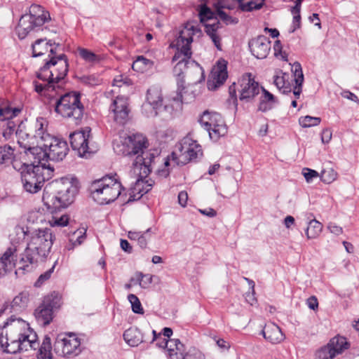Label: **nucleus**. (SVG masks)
Listing matches in <instances>:
<instances>
[{
	"label": "nucleus",
	"instance_id": "1",
	"mask_svg": "<svg viewBox=\"0 0 359 359\" xmlns=\"http://www.w3.org/2000/svg\"><path fill=\"white\" fill-rule=\"evenodd\" d=\"M28 324L20 318L11 316L0 327V347L7 353L15 354L29 348L38 350L37 359H54L52 353L51 340L45 336L41 344L37 341L36 332L26 328Z\"/></svg>",
	"mask_w": 359,
	"mask_h": 359
},
{
	"label": "nucleus",
	"instance_id": "2",
	"mask_svg": "<svg viewBox=\"0 0 359 359\" xmlns=\"http://www.w3.org/2000/svg\"><path fill=\"white\" fill-rule=\"evenodd\" d=\"M147 140L144 136L135 134L128 137V149L123 150L122 154L125 156H137L133 165L134 172L139 170V177L134 186L130 189L128 202L140 199L143 195L151 189L154 182L145 178L151 172V163L155 158L154 154L144 150L147 148Z\"/></svg>",
	"mask_w": 359,
	"mask_h": 359
},
{
	"label": "nucleus",
	"instance_id": "3",
	"mask_svg": "<svg viewBox=\"0 0 359 359\" xmlns=\"http://www.w3.org/2000/svg\"><path fill=\"white\" fill-rule=\"evenodd\" d=\"M55 236L50 229L34 230L31 233L27 248L18 262L15 274L32 271L40 261H43L50 252Z\"/></svg>",
	"mask_w": 359,
	"mask_h": 359
},
{
	"label": "nucleus",
	"instance_id": "4",
	"mask_svg": "<svg viewBox=\"0 0 359 359\" xmlns=\"http://www.w3.org/2000/svg\"><path fill=\"white\" fill-rule=\"evenodd\" d=\"M69 70L67 55L53 57L45 62L36 73V77L47 83L43 84L33 81L34 90L41 95L48 97L50 101H53L56 97L55 93L61 90L62 81L66 77Z\"/></svg>",
	"mask_w": 359,
	"mask_h": 359
},
{
	"label": "nucleus",
	"instance_id": "5",
	"mask_svg": "<svg viewBox=\"0 0 359 359\" xmlns=\"http://www.w3.org/2000/svg\"><path fill=\"white\" fill-rule=\"evenodd\" d=\"M201 33V29L197 25L187 22L184 27L179 32L175 40V52L172 61L177 62L174 67V74L177 76L187 74L189 69L193 68L199 70V65L193 60H191L192 52L191 44L193 41V36Z\"/></svg>",
	"mask_w": 359,
	"mask_h": 359
},
{
	"label": "nucleus",
	"instance_id": "6",
	"mask_svg": "<svg viewBox=\"0 0 359 359\" xmlns=\"http://www.w3.org/2000/svg\"><path fill=\"white\" fill-rule=\"evenodd\" d=\"M78 191L76 184L68 180H62L45 187L42 200L47 209L53 212L72 203Z\"/></svg>",
	"mask_w": 359,
	"mask_h": 359
},
{
	"label": "nucleus",
	"instance_id": "7",
	"mask_svg": "<svg viewBox=\"0 0 359 359\" xmlns=\"http://www.w3.org/2000/svg\"><path fill=\"white\" fill-rule=\"evenodd\" d=\"M53 104L55 111L63 118L71 119L78 124L82 119L84 113L83 104L81 102L80 93L72 91L62 93L60 90L55 93Z\"/></svg>",
	"mask_w": 359,
	"mask_h": 359
},
{
	"label": "nucleus",
	"instance_id": "8",
	"mask_svg": "<svg viewBox=\"0 0 359 359\" xmlns=\"http://www.w3.org/2000/svg\"><path fill=\"white\" fill-rule=\"evenodd\" d=\"M54 168L50 164L46 165L39 161L37 165H25L21 172V180L25 190L31 194H35L41 189L46 180L53 176Z\"/></svg>",
	"mask_w": 359,
	"mask_h": 359
},
{
	"label": "nucleus",
	"instance_id": "9",
	"mask_svg": "<svg viewBox=\"0 0 359 359\" xmlns=\"http://www.w3.org/2000/svg\"><path fill=\"white\" fill-rule=\"evenodd\" d=\"M89 190L92 198L97 203L109 204L121 194V184L114 177L107 175L93 181Z\"/></svg>",
	"mask_w": 359,
	"mask_h": 359
},
{
	"label": "nucleus",
	"instance_id": "10",
	"mask_svg": "<svg viewBox=\"0 0 359 359\" xmlns=\"http://www.w3.org/2000/svg\"><path fill=\"white\" fill-rule=\"evenodd\" d=\"M50 20V13L37 4H32L29 13L22 15L15 28L20 39H25L32 31H37L46 22Z\"/></svg>",
	"mask_w": 359,
	"mask_h": 359
},
{
	"label": "nucleus",
	"instance_id": "11",
	"mask_svg": "<svg viewBox=\"0 0 359 359\" xmlns=\"http://www.w3.org/2000/svg\"><path fill=\"white\" fill-rule=\"evenodd\" d=\"M161 89L158 86H151L147 90L146 101L142 106V111L147 117H155L162 112L171 114L173 107L163 104Z\"/></svg>",
	"mask_w": 359,
	"mask_h": 359
},
{
	"label": "nucleus",
	"instance_id": "12",
	"mask_svg": "<svg viewBox=\"0 0 359 359\" xmlns=\"http://www.w3.org/2000/svg\"><path fill=\"white\" fill-rule=\"evenodd\" d=\"M90 131L89 127L76 130L69 135L70 144L72 149L76 151L80 157L88 158L97 151V147L90 143Z\"/></svg>",
	"mask_w": 359,
	"mask_h": 359
},
{
	"label": "nucleus",
	"instance_id": "13",
	"mask_svg": "<svg viewBox=\"0 0 359 359\" xmlns=\"http://www.w3.org/2000/svg\"><path fill=\"white\" fill-rule=\"evenodd\" d=\"M199 18L201 22L204 23L207 35L211 39L217 49L222 50L221 37L217 34L222 25L217 17V13H214L209 7L203 5L199 11Z\"/></svg>",
	"mask_w": 359,
	"mask_h": 359
},
{
	"label": "nucleus",
	"instance_id": "14",
	"mask_svg": "<svg viewBox=\"0 0 359 359\" xmlns=\"http://www.w3.org/2000/svg\"><path fill=\"white\" fill-rule=\"evenodd\" d=\"M200 123L208 132L210 138L213 141H217L227 133V127L219 113L204 111L200 118Z\"/></svg>",
	"mask_w": 359,
	"mask_h": 359
},
{
	"label": "nucleus",
	"instance_id": "15",
	"mask_svg": "<svg viewBox=\"0 0 359 359\" xmlns=\"http://www.w3.org/2000/svg\"><path fill=\"white\" fill-rule=\"evenodd\" d=\"M39 148L43 151V157L54 161H62L69 151L66 141L51 135L46 136L45 142L39 143Z\"/></svg>",
	"mask_w": 359,
	"mask_h": 359
},
{
	"label": "nucleus",
	"instance_id": "16",
	"mask_svg": "<svg viewBox=\"0 0 359 359\" xmlns=\"http://www.w3.org/2000/svg\"><path fill=\"white\" fill-rule=\"evenodd\" d=\"M81 342L78 337L73 333H69L65 337L60 334L57 337L54 343L55 353L62 357L73 358L81 352Z\"/></svg>",
	"mask_w": 359,
	"mask_h": 359
},
{
	"label": "nucleus",
	"instance_id": "17",
	"mask_svg": "<svg viewBox=\"0 0 359 359\" xmlns=\"http://www.w3.org/2000/svg\"><path fill=\"white\" fill-rule=\"evenodd\" d=\"M177 148L180 152V159L177 162L178 165H185L203 155L201 146L188 136L181 140L177 145Z\"/></svg>",
	"mask_w": 359,
	"mask_h": 359
},
{
	"label": "nucleus",
	"instance_id": "18",
	"mask_svg": "<svg viewBox=\"0 0 359 359\" xmlns=\"http://www.w3.org/2000/svg\"><path fill=\"white\" fill-rule=\"evenodd\" d=\"M61 45L52 40L46 39H39L35 41L32 44L33 57H39L48 53V60L53 57H59L65 55L64 53L58 54V50ZM48 60H46V62Z\"/></svg>",
	"mask_w": 359,
	"mask_h": 359
},
{
	"label": "nucleus",
	"instance_id": "19",
	"mask_svg": "<svg viewBox=\"0 0 359 359\" xmlns=\"http://www.w3.org/2000/svg\"><path fill=\"white\" fill-rule=\"evenodd\" d=\"M113 120L118 125H124L128 120L130 109L128 99L123 96L116 97L109 107Z\"/></svg>",
	"mask_w": 359,
	"mask_h": 359
},
{
	"label": "nucleus",
	"instance_id": "20",
	"mask_svg": "<svg viewBox=\"0 0 359 359\" xmlns=\"http://www.w3.org/2000/svg\"><path fill=\"white\" fill-rule=\"evenodd\" d=\"M240 100L250 102L256 95L259 94L261 88L259 83L248 74L244 76L240 83Z\"/></svg>",
	"mask_w": 359,
	"mask_h": 359
},
{
	"label": "nucleus",
	"instance_id": "21",
	"mask_svg": "<svg viewBox=\"0 0 359 359\" xmlns=\"http://www.w3.org/2000/svg\"><path fill=\"white\" fill-rule=\"evenodd\" d=\"M248 45L250 52L257 59L266 58L271 50V41L263 35L251 39Z\"/></svg>",
	"mask_w": 359,
	"mask_h": 359
},
{
	"label": "nucleus",
	"instance_id": "22",
	"mask_svg": "<svg viewBox=\"0 0 359 359\" xmlns=\"http://www.w3.org/2000/svg\"><path fill=\"white\" fill-rule=\"evenodd\" d=\"M17 251L16 246H11L0 257V278L5 276L15 266Z\"/></svg>",
	"mask_w": 359,
	"mask_h": 359
},
{
	"label": "nucleus",
	"instance_id": "23",
	"mask_svg": "<svg viewBox=\"0 0 359 359\" xmlns=\"http://www.w3.org/2000/svg\"><path fill=\"white\" fill-rule=\"evenodd\" d=\"M226 0H215L212 3V6L215 8L217 11V17L219 20L222 21L225 25H236L238 22L237 18L232 17L222 11L223 8L233 9L230 5L226 4Z\"/></svg>",
	"mask_w": 359,
	"mask_h": 359
},
{
	"label": "nucleus",
	"instance_id": "24",
	"mask_svg": "<svg viewBox=\"0 0 359 359\" xmlns=\"http://www.w3.org/2000/svg\"><path fill=\"white\" fill-rule=\"evenodd\" d=\"M262 334L265 339L271 344H278L281 342L284 336L280 328L275 323H269L265 325Z\"/></svg>",
	"mask_w": 359,
	"mask_h": 359
},
{
	"label": "nucleus",
	"instance_id": "25",
	"mask_svg": "<svg viewBox=\"0 0 359 359\" xmlns=\"http://www.w3.org/2000/svg\"><path fill=\"white\" fill-rule=\"evenodd\" d=\"M170 359H186L184 347L178 339H168L164 342Z\"/></svg>",
	"mask_w": 359,
	"mask_h": 359
},
{
	"label": "nucleus",
	"instance_id": "26",
	"mask_svg": "<svg viewBox=\"0 0 359 359\" xmlns=\"http://www.w3.org/2000/svg\"><path fill=\"white\" fill-rule=\"evenodd\" d=\"M211 77L213 83L215 82L218 86L222 85L228 77L226 70V62L224 60L217 61L216 66L211 72Z\"/></svg>",
	"mask_w": 359,
	"mask_h": 359
},
{
	"label": "nucleus",
	"instance_id": "27",
	"mask_svg": "<svg viewBox=\"0 0 359 359\" xmlns=\"http://www.w3.org/2000/svg\"><path fill=\"white\" fill-rule=\"evenodd\" d=\"M261 89L262 90V95L259 99L258 110L266 112L272 109L278 102L276 97L270 92L262 87Z\"/></svg>",
	"mask_w": 359,
	"mask_h": 359
},
{
	"label": "nucleus",
	"instance_id": "28",
	"mask_svg": "<svg viewBox=\"0 0 359 359\" xmlns=\"http://www.w3.org/2000/svg\"><path fill=\"white\" fill-rule=\"evenodd\" d=\"M123 339L130 346H137L140 344L146 341L143 334L135 327L126 330L123 333Z\"/></svg>",
	"mask_w": 359,
	"mask_h": 359
},
{
	"label": "nucleus",
	"instance_id": "29",
	"mask_svg": "<svg viewBox=\"0 0 359 359\" xmlns=\"http://www.w3.org/2000/svg\"><path fill=\"white\" fill-rule=\"evenodd\" d=\"M27 302L28 297L27 294L22 292L20 293L13 298V301L10 304H5L4 305V309L1 310V312H4L8 309H10L11 312H20L27 306Z\"/></svg>",
	"mask_w": 359,
	"mask_h": 359
},
{
	"label": "nucleus",
	"instance_id": "30",
	"mask_svg": "<svg viewBox=\"0 0 359 359\" xmlns=\"http://www.w3.org/2000/svg\"><path fill=\"white\" fill-rule=\"evenodd\" d=\"M34 316L39 324L46 326L50 323L53 318V312L42 303L35 309Z\"/></svg>",
	"mask_w": 359,
	"mask_h": 359
},
{
	"label": "nucleus",
	"instance_id": "31",
	"mask_svg": "<svg viewBox=\"0 0 359 359\" xmlns=\"http://www.w3.org/2000/svg\"><path fill=\"white\" fill-rule=\"evenodd\" d=\"M294 72L295 86L293 88V94L296 98H299L302 91V84L304 82V74L302 66L299 62H295L292 66Z\"/></svg>",
	"mask_w": 359,
	"mask_h": 359
},
{
	"label": "nucleus",
	"instance_id": "32",
	"mask_svg": "<svg viewBox=\"0 0 359 359\" xmlns=\"http://www.w3.org/2000/svg\"><path fill=\"white\" fill-rule=\"evenodd\" d=\"M328 343L330 344L332 349H333V352L335 356L342 353L350 346V344L347 341L346 339L339 335L332 338Z\"/></svg>",
	"mask_w": 359,
	"mask_h": 359
},
{
	"label": "nucleus",
	"instance_id": "33",
	"mask_svg": "<svg viewBox=\"0 0 359 359\" xmlns=\"http://www.w3.org/2000/svg\"><path fill=\"white\" fill-rule=\"evenodd\" d=\"M48 125L47 121L43 117H38L34 123L35 133L33 136L35 138H39L41 140L40 143L46 142V136L50 135L46 133V127Z\"/></svg>",
	"mask_w": 359,
	"mask_h": 359
},
{
	"label": "nucleus",
	"instance_id": "34",
	"mask_svg": "<svg viewBox=\"0 0 359 359\" xmlns=\"http://www.w3.org/2000/svg\"><path fill=\"white\" fill-rule=\"evenodd\" d=\"M281 74V76L276 75L273 76V83L282 93H290L292 91V86L288 81L289 75L285 73Z\"/></svg>",
	"mask_w": 359,
	"mask_h": 359
},
{
	"label": "nucleus",
	"instance_id": "35",
	"mask_svg": "<svg viewBox=\"0 0 359 359\" xmlns=\"http://www.w3.org/2000/svg\"><path fill=\"white\" fill-rule=\"evenodd\" d=\"M154 64L152 60L140 55L133 62L132 67L136 72H144L151 69L154 67Z\"/></svg>",
	"mask_w": 359,
	"mask_h": 359
},
{
	"label": "nucleus",
	"instance_id": "36",
	"mask_svg": "<svg viewBox=\"0 0 359 359\" xmlns=\"http://www.w3.org/2000/svg\"><path fill=\"white\" fill-rule=\"evenodd\" d=\"M195 95L193 93H189L188 90H187L184 87L180 88V86L178 87L176 95L172 97V100L175 102L177 104H180L182 103H189L194 100Z\"/></svg>",
	"mask_w": 359,
	"mask_h": 359
},
{
	"label": "nucleus",
	"instance_id": "37",
	"mask_svg": "<svg viewBox=\"0 0 359 359\" xmlns=\"http://www.w3.org/2000/svg\"><path fill=\"white\" fill-rule=\"evenodd\" d=\"M323 229V224L313 219L309 222L308 226L306 229V235L308 239L317 238Z\"/></svg>",
	"mask_w": 359,
	"mask_h": 359
},
{
	"label": "nucleus",
	"instance_id": "38",
	"mask_svg": "<svg viewBox=\"0 0 359 359\" xmlns=\"http://www.w3.org/2000/svg\"><path fill=\"white\" fill-rule=\"evenodd\" d=\"M42 304L47 308L50 309L53 312L55 309H57L60 307L61 297L58 293L53 292L43 298Z\"/></svg>",
	"mask_w": 359,
	"mask_h": 359
},
{
	"label": "nucleus",
	"instance_id": "39",
	"mask_svg": "<svg viewBox=\"0 0 359 359\" xmlns=\"http://www.w3.org/2000/svg\"><path fill=\"white\" fill-rule=\"evenodd\" d=\"M265 0H250L246 3L242 2L243 0L237 1L238 2V9L243 12H251L254 10H259L264 4Z\"/></svg>",
	"mask_w": 359,
	"mask_h": 359
},
{
	"label": "nucleus",
	"instance_id": "40",
	"mask_svg": "<svg viewBox=\"0 0 359 359\" xmlns=\"http://www.w3.org/2000/svg\"><path fill=\"white\" fill-rule=\"evenodd\" d=\"M22 109L20 107H1L0 106V121L6 119H13L18 116Z\"/></svg>",
	"mask_w": 359,
	"mask_h": 359
},
{
	"label": "nucleus",
	"instance_id": "41",
	"mask_svg": "<svg viewBox=\"0 0 359 359\" xmlns=\"http://www.w3.org/2000/svg\"><path fill=\"white\" fill-rule=\"evenodd\" d=\"M6 122L3 126L4 128L3 131V136L6 139H8L11 137V136L15 133L16 134H19V135H21L22 134V132L20 130L18 131V129L17 128L16 123L12 121V119H6Z\"/></svg>",
	"mask_w": 359,
	"mask_h": 359
},
{
	"label": "nucleus",
	"instance_id": "42",
	"mask_svg": "<svg viewBox=\"0 0 359 359\" xmlns=\"http://www.w3.org/2000/svg\"><path fill=\"white\" fill-rule=\"evenodd\" d=\"M334 357L333 349H332L329 343L317 350L315 353L316 359H333Z\"/></svg>",
	"mask_w": 359,
	"mask_h": 359
},
{
	"label": "nucleus",
	"instance_id": "43",
	"mask_svg": "<svg viewBox=\"0 0 359 359\" xmlns=\"http://www.w3.org/2000/svg\"><path fill=\"white\" fill-rule=\"evenodd\" d=\"M13 149L9 145H4L0 147V163L10 162L13 157Z\"/></svg>",
	"mask_w": 359,
	"mask_h": 359
},
{
	"label": "nucleus",
	"instance_id": "44",
	"mask_svg": "<svg viewBox=\"0 0 359 359\" xmlns=\"http://www.w3.org/2000/svg\"><path fill=\"white\" fill-rule=\"evenodd\" d=\"M320 118L311 116H302L299 119V123L303 128H310L318 126L320 124Z\"/></svg>",
	"mask_w": 359,
	"mask_h": 359
},
{
	"label": "nucleus",
	"instance_id": "45",
	"mask_svg": "<svg viewBox=\"0 0 359 359\" xmlns=\"http://www.w3.org/2000/svg\"><path fill=\"white\" fill-rule=\"evenodd\" d=\"M78 51L81 57L87 62L93 63L99 60L98 55L86 48H79Z\"/></svg>",
	"mask_w": 359,
	"mask_h": 359
},
{
	"label": "nucleus",
	"instance_id": "46",
	"mask_svg": "<svg viewBox=\"0 0 359 359\" xmlns=\"http://www.w3.org/2000/svg\"><path fill=\"white\" fill-rule=\"evenodd\" d=\"M337 173L332 168L324 169L321 171L320 179L326 184H330L337 179Z\"/></svg>",
	"mask_w": 359,
	"mask_h": 359
},
{
	"label": "nucleus",
	"instance_id": "47",
	"mask_svg": "<svg viewBox=\"0 0 359 359\" xmlns=\"http://www.w3.org/2000/svg\"><path fill=\"white\" fill-rule=\"evenodd\" d=\"M128 299L131 304L132 311L138 314H143L144 309L142 306V304L138 297L133 294H130L128 296Z\"/></svg>",
	"mask_w": 359,
	"mask_h": 359
},
{
	"label": "nucleus",
	"instance_id": "48",
	"mask_svg": "<svg viewBox=\"0 0 359 359\" xmlns=\"http://www.w3.org/2000/svg\"><path fill=\"white\" fill-rule=\"evenodd\" d=\"M69 218L67 215H63L60 217L53 216L48 223L51 227H64L69 224Z\"/></svg>",
	"mask_w": 359,
	"mask_h": 359
},
{
	"label": "nucleus",
	"instance_id": "49",
	"mask_svg": "<svg viewBox=\"0 0 359 359\" xmlns=\"http://www.w3.org/2000/svg\"><path fill=\"white\" fill-rule=\"evenodd\" d=\"M55 264H56V262L54 264V265L50 269H49L46 272H44L43 273H42L39 276L37 280L34 283L35 287L41 286L45 281L48 280L50 278L51 274L53 273V272L54 271Z\"/></svg>",
	"mask_w": 359,
	"mask_h": 359
},
{
	"label": "nucleus",
	"instance_id": "50",
	"mask_svg": "<svg viewBox=\"0 0 359 359\" xmlns=\"http://www.w3.org/2000/svg\"><path fill=\"white\" fill-rule=\"evenodd\" d=\"M274 55L276 57H280L283 61L287 60V55L283 51V47L280 41L276 40L273 45Z\"/></svg>",
	"mask_w": 359,
	"mask_h": 359
},
{
	"label": "nucleus",
	"instance_id": "51",
	"mask_svg": "<svg viewBox=\"0 0 359 359\" xmlns=\"http://www.w3.org/2000/svg\"><path fill=\"white\" fill-rule=\"evenodd\" d=\"M151 229H147L145 231H143L141 234V236L139 238V240L137 241V243L139 246L144 249L147 248L148 241L151 239Z\"/></svg>",
	"mask_w": 359,
	"mask_h": 359
},
{
	"label": "nucleus",
	"instance_id": "52",
	"mask_svg": "<svg viewBox=\"0 0 359 359\" xmlns=\"http://www.w3.org/2000/svg\"><path fill=\"white\" fill-rule=\"evenodd\" d=\"M302 174L307 182H312L314 178H316L319 176V174L317 171L308 168H304L302 170Z\"/></svg>",
	"mask_w": 359,
	"mask_h": 359
},
{
	"label": "nucleus",
	"instance_id": "53",
	"mask_svg": "<svg viewBox=\"0 0 359 359\" xmlns=\"http://www.w3.org/2000/svg\"><path fill=\"white\" fill-rule=\"evenodd\" d=\"M131 83V80L127 76H123V75L116 76L113 81V85L118 87H121L123 84L130 86Z\"/></svg>",
	"mask_w": 359,
	"mask_h": 359
},
{
	"label": "nucleus",
	"instance_id": "54",
	"mask_svg": "<svg viewBox=\"0 0 359 359\" xmlns=\"http://www.w3.org/2000/svg\"><path fill=\"white\" fill-rule=\"evenodd\" d=\"M327 229L332 233L337 236H339L343 233L342 228L333 222H330L328 224Z\"/></svg>",
	"mask_w": 359,
	"mask_h": 359
},
{
	"label": "nucleus",
	"instance_id": "55",
	"mask_svg": "<svg viewBox=\"0 0 359 359\" xmlns=\"http://www.w3.org/2000/svg\"><path fill=\"white\" fill-rule=\"evenodd\" d=\"M152 334H153V338L151 341V343H152L155 340H158V342L156 344L157 346H158L159 347H161V348H165V345L164 342L168 341V339L163 338L160 335L158 337L156 332L155 330H152Z\"/></svg>",
	"mask_w": 359,
	"mask_h": 359
},
{
	"label": "nucleus",
	"instance_id": "56",
	"mask_svg": "<svg viewBox=\"0 0 359 359\" xmlns=\"http://www.w3.org/2000/svg\"><path fill=\"white\" fill-rule=\"evenodd\" d=\"M153 276L151 274H144L143 278H141V287L147 288L152 283Z\"/></svg>",
	"mask_w": 359,
	"mask_h": 359
},
{
	"label": "nucleus",
	"instance_id": "57",
	"mask_svg": "<svg viewBox=\"0 0 359 359\" xmlns=\"http://www.w3.org/2000/svg\"><path fill=\"white\" fill-rule=\"evenodd\" d=\"M294 15L292 21V29L290 32H294L297 29L300 27L301 15L300 13H292Z\"/></svg>",
	"mask_w": 359,
	"mask_h": 359
},
{
	"label": "nucleus",
	"instance_id": "58",
	"mask_svg": "<svg viewBox=\"0 0 359 359\" xmlns=\"http://www.w3.org/2000/svg\"><path fill=\"white\" fill-rule=\"evenodd\" d=\"M83 81L85 83L90 86H96L100 83V80L95 76H88L83 78Z\"/></svg>",
	"mask_w": 359,
	"mask_h": 359
},
{
	"label": "nucleus",
	"instance_id": "59",
	"mask_svg": "<svg viewBox=\"0 0 359 359\" xmlns=\"http://www.w3.org/2000/svg\"><path fill=\"white\" fill-rule=\"evenodd\" d=\"M332 131L330 129H324L321 135V140L323 143H328L332 139Z\"/></svg>",
	"mask_w": 359,
	"mask_h": 359
},
{
	"label": "nucleus",
	"instance_id": "60",
	"mask_svg": "<svg viewBox=\"0 0 359 359\" xmlns=\"http://www.w3.org/2000/svg\"><path fill=\"white\" fill-rule=\"evenodd\" d=\"M79 236H77L76 240L74 242H73V243H72V246H71V247H67V249H68V250H71V249H72L75 245H81V244L83 243V240H84V238H85V232H83V231H80L79 232Z\"/></svg>",
	"mask_w": 359,
	"mask_h": 359
},
{
	"label": "nucleus",
	"instance_id": "61",
	"mask_svg": "<svg viewBox=\"0 0 359 359\" xmlns=\"http://www.w3.org/2000/svg\"><path fill=\"white\" fill-rule=\"evenodd\" d=\"M307 304L309 309L316 310L318 307V299L315 296H312L307 299Z\"/></svg>",
	"mask_w": 359,
	"mask_h": 359
},
{
	"label": "nucleus",
	"instance_id": "62",
	"mask_svg": "<svg viewBox=\"0 0 359 359\" xmlns=\"http://www.w3.org/2000/svg\"><path fill=\"white\" fill-rule=\"evenodd\" d=\"M188 200V194L186 191H180L178 194V201L179 203L182 206L184 207L187 205Z\"/></svg>",
	"mask_w": 359,
	"mask_h": 359
},
{
	"label": "nucleus",
	"instance_id": "63",
	"mask_svg": "<svg viewBox=\"0 0 359 359\" xmlns=\"http://www.w3.org/2000/svg\"><path fill=\"white\" fill-rule=\"evenodd\" d=\"M143 278V273L142 272H136L135 274L130 278V282L133 285L138 284L141 287V278Z\"/></svg>",
	"mask_w": 359,
	"mask_h": 359
},
{
	"label": "nucleus",
	"instance_id": "64",
	"mask_svg": "<svg viewBox=\"0 0 359 359\" xmlns=\"http://www.w3.org/2000/svg\"><path fill=\"white\" fill-rule=\"evenodd\" d=\"M341 95L342 97H345V98H347L351 101H353L355 102H357L358 103L359 102V99L358 97L353 93L348 91V90H346V91H344L342 93H341Z\"/></svg>",
	"mask_w": 359,
	"mask_h": 359
}]
</instances>
